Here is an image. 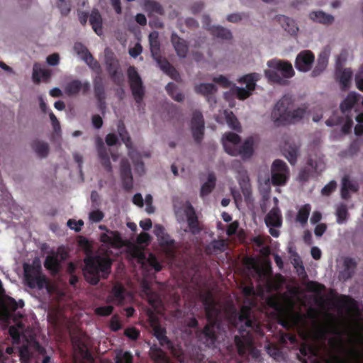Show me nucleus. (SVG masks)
Masks as SVG:
<instances>
[{"label":"nucleus","instance_id":"1","mask_svg":"<svg viewBox=\"0 0 363 363\" xmlns=\"http://www.w3.org/2000/svg\"><path fill=\"white\" fill-rule=\"evenodd\" d=\"M230 320L234 326H237L238 322L241 323L238 329L239 335L234 337L238 354L240 356H244L249 352L253 358H258L260 352L254 346V334L263 336L264 333L262 324L252 315L251 308L247 306H242L239 313L234 310L230 316Z\"/></svg>","mask_w":363,"mask_h":363},{"label":"nucleus","instance_id":"2","mask_svg":"<svg viewBox=\"0 0 363 363\" xmlns=\"http://www.w3.org/2000/svg\"><path fill=\"white\" fill-rule=\"evenodd\" d=\"M84 263V279L94 286L98 284L101 279H107L111 271L112 260L108 257L88 255Z\"/></svg>","mask_w":363,"mask_h":363},{"label":"nucleus","instance_id":"3","mask_svg":"<svg viewBox=\"0 0 363 363\" xmlns=\"http://www.w3.org/2000/svg\"><path fill=\"white\" fill-rule=\"evenodd\" d=\"M293 106L292 98L284 96L275 104L272 113V121L276 126L294 124L300 121L306 113V109L298 108L291 111Z\"/></svg>","mask_w":363,"mask_h":363},{"label":"nucleus","instance_id":"4","mask_svg":"<svg viewBox=\"0 0 363 363\" xmlns=\"http://www.w3.org/2000/svg\"><path fill=\"white\" fill-rule=\"evenodd\" d=\"M267 66L269 69L264 70V74L269 82L282 84L284 79L294 75L292 65L287 61L273 59L267 62Z\"/></svg>","mask_w":363,"mask_h":363},{"label":"nucleus","instance_id":"5","mask_svg":"<svg viewBox=\"0 0 363 363\" xmlns=\"http://www.w3.org/2000/svg\"><path fill=\"white\" fill-rule=\"evenodd\" d=\"M334 333L337 334L340 337L337 339H331L330 344L333 348L346 352L348 357H344L339 354H333L330 357V363H361L360 360L363 357L362 352L354 347L346 349L340 333L335 330Z\"/></svg>","mask_w":363,"mask_h":363},{"label":"nucleus","instance_id":"6","mask_svg":"<svg viewBox=\"0 0 363 363\" xmlns=\"http://www.w3.org/2000/svg\"><path fill=\"white\" fill-rule=\"evenodd\" d=\"M25 281L30 289H43L48 285L46 277L42 274L40 264L36 266L26 264L23 266Z\"/></svg>","mask_w":363,"mask_h":363},{"label":"nucleus","instance_id":"7","mask_svg":"<svg viewBox=\"0 0 363 363\" xmlns=\"http://www.w3.org/2000/svg\"><path fill=\"white\" fill-rule=\"evenodd\" d=\"M127 75L132 95L140 109L145 96V87L142 79L134 66H130L128 68Z\"/></svg>","mask_w":363,"mask_h":363},{"label":"nucleus","instance_id":"8","mask_svg":"<svg viewBox=\"0 0 363 363\" xmlns=\"http://www.w3.org/2000/svg\"><path fill=\"white\" fill-rule=\"evenodd\" d=\"M220 326L216 322H208L204 328L198 332L197 337L200 342L208 347H213L218 341Z\"/></svg>","mask_w":363,"mask_h":363},{"label":"nucleus","instance_id":"9","mask_svg":"<svg viewBox=\"0 0 363 363\" xmlns=\"http://www.w3.org/2000/svg\"><path fill=\"white\" fill-rule=\"evenodd\" d=\"M260 79V75L258 73L253 72L245 74L241 77L238 82L240 84H245L246 87L236 86L235 90L238 99L240 100H245L250 97L252 92L256 87V82Z\"/></svg>","mask_w":363,"mask_h":363},{"label":"nucleus","instance_id":"10","mask_svg":"<svg viewBox=\"0 0 363 363\" xmlns=\"http://www.w3.org/2000/svg\"><path fill=\"white\" fill-rule=\"evenodd\" d=\"M289 178V169L284 161L275 160L271 167V179L274 186L284 185Z\"/></svg>","mask_w":363,"mask_h":363},{"label":"nucleus","instance_id":"11","mask_svg":"<svg viewBox=\"0 0 363 363\" xmlns=\"http://www.w3.org/2000/svg\"><path fill=\"white\" fill-rule=\"evenodd\" d=\"M264 222L266 225L269 228L270 235L274 238H278L280 233L275 228H280L282 225V215L277 206L273 207L266 215Z\"/></svg>","mask_w":363,"mask_h":363},{"label":"nucleus","instance_id":"12","mask_svg":"<svg viewBox=\"0 0 363 363\" xmlns=\"http://www.w3.org/2000/svg\"><path fill=\"white\" fill-rule=\"evenodd\" d=\"M184 213L186 218L189 232L193 235L200 233L203 230V225L199 220L196 211L189 201H186L184 206Z\"/></svg>","mask_w":363,"mask_h":363},{"label":"nucleus","instance_id":"13","mask_svg":"<svg viewBox=\"0 0 363 363\" xmlns=\"http://www.w3.org/2000/svg\"><path fill=\"white\" fill-rule=\"evenodd\" d=\"M67 257V253L59 248L57 252H52L46 257L44 262V267L47 270L50 271L52 274L55 275L60 272L61 262L66 259Z\"/></svg>","mask_w":363,"mask_h":363},{"label":"nucleus","instance_id":"14","mask_svg":"<svg viewBox=\"0 0 363 363\" xmlns=\"http://www.w3.org/2000/svg\"><path fill=\"white\" fill-rule=\"evenodd\" d=\"M74 50L93 71L96 73H99L101 71L99 62L94 59L87 48L82 43H75Z\"/></svg>","mask_w":363,"mask_h":363},{"label":"nucleus","instance_id":"15","mask_svg":"<svg viewBox=\"0 0 363 363\" xmlns=\"http://www.w3.org/2000/svg\"><path fill=\"white\" fill-rule=\"evenodd\" d=\"M191 129L194 140L196 143L200 144L204 135V120L201 112L194 111L191 121Z\"/></svg>","mask_w":363,"mask_h":363},{"label":"nucleus","instance_id":"16","mask_svg":"<svg viewBox=\"0 0 363 363\" xmlns=\"http://www.w3.org/2000/svg\"><path fill=\"white\" fill-rule=\"evenodd\" d=\"M314 58V55L311 51H302L296 57L295 67L299 71L307 72L311 69Z\"/></svg>","mask_w":363,"mask_h":363},{"label":"nucleus","instance_id":"17","mask_svg":"<svg viewBox=\"0 0 363 363\" xmlns=\"http://www.w3.org/2000/svg\"><path fill=\"white\" fill-rule=\"evenodd\" d=\"M241 138L235 133L228 132L222 138V143L225 151L230 155H236L235 148L240 145Z\"/></svg>","mask_w":363,"mask_h":363},{"label":"nucleus","instance_id":"18","mask_svg":"<svg viewBox=\"0 0 363 363\" xmlns=\"http://www.w3.org/2000/svg\"><path fill=\"white\" fill-rule=\"evenodd\" d=\"M357 267V262L355 259L350 257H345L342 262V269L339 272V279L345 281L351 279L355 273Z\"/></svg>","mask_w":363,"mask_h":363},{"label":"nucleus","instance_id":"19","mask_svg":"<svg viewBox=\"0 0 363 363\" xmlns=\"http://www.w3.org/2000/svg\"><path fill=\"white\" fill-rule=\"evenodd\" d=\"M120 172L124 189L130 190L133 188V178L130 163L127 160L123 159L121 161Z\"/></svg>","mask_w":363,"mask_h":363},{"label":"nucleus","instance_id":"20","mask_svg":"<svg viewBox=\"0 0 363 363\" xmlns=\"http://www.w3.org/2000/svg\"><path fill=\"white\" fill-rule=\"evenodd\" d=\"M157 240L167 257L174 259L177 249L175 240L167 233H164Z\"/></svg>","mask_w":363,"mask_h":363},{"label":"nucleus","instance_id":"21","mask_svg":"<svg viewBox=\"0 0 363 363\" xmlns=\"http://www.w3.org/2000/svg\"><path fill=\"white\" fill-rule=\"evenodd\" d=\"M152 58L156 61L160 68L172 79L177 82L180 79L179 72L161 54Z\"/></svg>","mask_w":363,"mask_h":363},{"label":"nucleus","instance_id":"22","mask_svg":"<svg viewBox=\"0 0 363 363\" xmlns=\"http://www.w3.org/2000/svg\"><path fill=\"white\" fill-rule=\"evenodd\" d=\"M101 72V71L99 73H97L98 75L94 78L93 84L95 97L99 103L100 108H105L106 105V93L104 79L103 77L100 75Z\"/></svg>","mask_w":363,"mask_h":363},{"label":"nucleus","instance_id":"23","mask_svg":"<svg viewBox=\"0 0 363 363\" xmlns=\"http://www.w3.org/2000/svg\"><path fill=\"white\" fill-rule=\"evenodd\" d=\"M96 149L101 164L106 172H112V165L109 158V154L101 138H99L96 141Z\"/></svg>","mask_w":363,"mask_h":363},{"label":"nucleus","instance_id":"24","mask_svg":"<svg viewBox=\"0 0 363 363\" xmlns=\"http://www.w3.org/2000/svg\"><path fill=\"white\" fill-rule=\"evenodd\" d=\"M171 43L177 55L180 58H185L189 52V43L184 39L180 38L176 33L171 35Z\"/></svg>","mask_w":363,"mask_h":363},{"label":"nucleus","instance_id":"25","mask_svg":"<svg viewBox=\"0 0 363 363\" xmlns=\"http://www.w3.org/2000/svg\"><path fill=\"white\" fill-rule=\"evenodd\" d=\"M90 89V84L88 82L82 83L78 79H74L67 84L65 91L68 96L77 94L81 90L82 94H86Z\"/></svg>","mask_w":363,"mask_h":363},{"label":"nucleus","instance_id":"26","mask_svg":"<svg viewBox=\"0 0 363 363\" xmlns=\"http://www.w3.org/2000/svg\"><path fill=\"white\" fill-rule=\"evenodd\" d=\"M255 141L252 137L247 138L241 145H238L235 151L237 152L234 156L240 155L243 160L250 158L254 153Z\"/></svg>","mask_w":363,"mask_h":363},{"label":"nucleus","instance_id":"27","mask_svg":"<svg viewBox=\"0 0 363 363\" xmlns=\"http://www.w3.org/2000/svg\"><path fill=\"white\" fill-rule=\"evenodd\" d=\"M203 306L208 322H213V319L218 315L220 311L216 308L215 300L211 293L203 299Z\"/></svg>","mask_w":363,"mask_h":363},{"label":"nucleus","instance_id":"28","mask_svg":"<svg viewBox=\"0 0 363 363\" xmlns=\"http://www.w3.org/2000/svg\"><path fill=\"white\" fill-rule=\"evenodd\" d=\"M194 91L197 94H202L207 97V100L210 102L213 101L216 102L212 94L217 91V87L211 83H201L194 86Z\"/></svg>","mask_w":363,"mask_h":363},{"label":"nucleus","instance_id":"29","mask_svg":"<svg viewBox=\"0 0 363 363\" xmlns=\"http://www.w3.org/2000/svg\"><path fill=\"white\" fill-rule=\"evenodd\" d=\"M359 185L357 183L351 181L347 176H345L342 179L341 197L343 199H348L350 197V191L357 192Z\"/></svg>","mask_w":363,"mask_h":363},{"label":"nucleus","instance_id":"30","mask_svg":"<svg viewBox=\"0 0 363 363\" xmlns=\"http://www.w3.org/2000/svg\"><path fill=\"white\" fill-rule=\"evenodd\" d=\"M352 76V72L349 68L343 69H337L336 77L341 86L342 89L345 90L350 87Z\"/></svg>","mask_w":363,"mask_h":363},{"label":"nucleus","instance_id":"31","mask_svg":"<svg viewBox=\"0 0 363 363\" xmlns=\"http://www.w3.org/2000/svg\"><path fill=\"white\" fill-rule=\"evenodd\" d=\"M89 23L98 35L102 34V17L98 9H92L89 16Z\"/></svg>","mask_w":363,"mask_h":363},{"label":"nucleus","instance_id":"32","mask_svg":"<svg viewBox=\"0 0 363 363\" xmlns=\"http://www.w3.org/2000/svg\"><path fill=\"white\" fill-rule=\"evenodd\" d=\"M275 18L281 27L288 33L294 34L298 30V28L296 26L295 22L293 19L284 15H277Z\"/></svg>","mask_w":363,"mask_h":363},{"label":"nucleus","instance_id":"33","mask_svg":"<svg viewBox=\"0 0 363 363\" xmlns=\"http://www.w3.org/2000/svg\"><path fill=\"white\" fill-rule=\"evenodd\" d=\"M359 99V95L355 92H350L340 104V108L345 113L350 111Z\"/></svg>","mask_w":363,"mask_h":363},{"label":"nucleus","instance_id":"34","mask_svg":"<svg viewBox=\"0 0 363 363\" xmlns=\"http://www.w3.org/2000/svg\"><path fill=\"white\" fill-rule=\"evenodd\" d=\"M150 52L152 57L158 56L161 54L160 42L159 40V33L157 31L151 32L148 36Z\"/></svg>","mask_w":363,"mask_h":363},{"label":"nucleus","instance_id":"35","mask_svg":"<svg viewBox=\"0 0 363 363\" xmlns=\"http://www.w3.org/2000/svg\"><path fill=\"white\" fill-rule=\"evenodd\" d=\"M328 64V55L325 52L320 53L318 57L317 63L312 71V76L317 77L320 75L327 67Z\"/></svg>","mask_w":363,"mask_h":363},{"label":"nucleus","instance_id":"36","mask_svg":"<svg viewBox=\"0 0 363 363\" xmlns=\"http://www.w3.org/2000/svg\"><path fill=\"white\" fill-rule=\"evenodd\" d=\"M166 329L160 325H155L153 328V334L159 340L161 346H167L168 348L172 347V342L166 335Z\"/></svg>","mask_w":363,"mask_h":363},{"label":"nucleus","instance_id":"37","mask_svg":"<svg viewBox=\"0 0 363 363\" xmlns=\"http://www.w3.org/2000/svg\"><path fill=\"white\" fill-rule=\"evenodd\" d=\"M129 157L131 159L134 166L135 171L139 174H143L145 173V165L144 162L142 160L141 155L138 153L135 149L130 150L128 153Z\"/></svg>","mask_w":363,"mask_h":363},{"label":"nucleus","instance_id":"38","mask_svg":"<svg viewBox=\"0 0 363 363\" xmlns=\"http://www.w3.org/2000/svg\"><path fill=\"white\" fill-rule=\"evenodd\" d=\"M31 147L40 157H46L49 153V145L47 143L35 140L31 143Z\"/></svg>","mask_w":363,"mask_h":363},{"label":"nucleus","instance_id":"39","mask_svg":"<svg viewBox=\"0 0 363 363\" xmlns=\"http://www.w3.org/2000/svg\"><path fill=\"white\" fill-rule=\"evenodd\" d=\"M336 306L342 309L352 311L357 308L356 301L349 296L342 295L336 301Z\"/></svg>","mask_w":363,"mask_h":363},{"label":"nucleus","instance_id":"40","mask_svg":"<svg viewBox=\"0 0 363 363\" xmlns=\"http://www.w3.org/2000/svg\"><path fill=\"white\" fill-rule=\"evenodd\" d=\"M117 129H118V135H119L121 139L122 140V141L123 142V143L128 148V151L134 149L133 143L131 141V138L130 137L123 122L120 121L118 123Z\"/></svg>","mask_w":363,"mask_h":363},{"label":"nucleus","instance_id":"41","mask_svg":"<svg viewBox=\"0 0 363 363\" xmlns=\"http://www.w3.org/2000/svg\"><path fill=\"white\" fill-rule=\"evenodd\" d=\"M216 178L214 173H209L208 175V180L205 182L201 188L200 196L204 197L208 195L215 188Z\"/></svg>","mask_w":363,"mask_h":363},{"label":"nucleus","instance_id":"42","mask_svg":"<svg viewBox=\"0 0 363 363\" xmlns=\"http://www.w3.org/2000/svg\"><path fill=\"white\" fill-rule=\"evenodd\" d=\"M310 18L314 21L327 25L331 24L334 21V17L332 15L327 14L320 11L311 12Z\"/></svg>","mask_w":363,"mask_h":363},{"label":"nucleus","instance_id":"43","mask_svg":"<svg viewBox=\"0 0 363 363\" xmlns=\"http://www.w3.org/2000/svg\"><path fill=\"white\" fill-rule=\"evenodd\" d=\"M208 30L213 36L218 38L230 40L233 37L230 30L220 26L209 27Z\"/></svg>","mask_w":363,"mask_h":363},{"label":"nucleus","instance_id":"44","mask_svg":"<svg viewBox=\"0 0 363 363\" xmlns=\"http://www.w3.org/2000/svg\"><path fill=\"white\" fill-rule=\"evenodd\" d=\"M228 247V243L225 240H215L206 247L209 253H217L224 252Z\"/></svg>","mask_w":363,"mask_h":363},{"label":"nucleus","instance_id":"45","mask_svg":"<svg viewBox=\"0 0 363 363\" xmlns=\"http://www.w3.org/2000/svg\"><path fill=\"white\" fill-rule=\"evenodd\" d=\"M150 356L155 363L169 362L166 353L161 348L157 347V346L151 347Z\"/></svg>","mask_w":363,"mask_h":363},{"label":"nucleus","instance_id":"46","mask_svg":"<svg viewBox=\"0 0 363 363\" xmlns=\"http://www.w3.org/2000/svg\"><path fill=\"white\" fill-rule=\"evenodd\" d=\"M311 211V206L310 204L306 203L302 206L297 213L296 218V221L300 223L302 225H305L307 223Z\"/></svg>","mask_w":363,"mask_h":363},{"label":"nucleus","instance_id":"47","mask_svg":"<svg viewBox=\"0 0 363 363\" xmlns=\"http://www.w3.org/2000/svg\"><path fill=\"white\" fill-rule=\"evenodd\" d=\"M165 89L167 92V94L176 101L181 102L183 101L184 99V94L178 91L177 86L173 83V82H169Z\"/></svg>","mask_w":363,"mask_h":363},{"label":"nucleus","instance_id":"48","mask_svg":"<svg viewBox=\"0 0 363 363\" xmlns=\"http://www.w3.org/2000/svg\"><path fill=\"white\" fill-rule=\"evenodd\" d=\"M111 294L118 304L123 305L124 303L125 289L121 284L114 285L111 290Z\"/></svg>","mask_w":363,"mask_h":363},{"label":"nucleus","instance_id":"49","mask_svg":"<svg viewBox=\"0 0 363 363\" xmlns=\"http://www.w3.org/2000/svg\"><path fill=\"white\" fill-rule=\"evenodd\" d=\"M239 184L245 198V201L247 203L250 202L252 201V189L249 183L248 177H246V178H243L241 181L239 182Z\"/></svg>","mask_w":363,"mask_h":363},{"label":"nucleus","instance_id":"50","mask_svg":"<svg viewBox=\"0 0 363 363\" xmlns=\"http://www.w3.org/2000/svg\"><path fill=\"white\" fill-rule=\"evenodd\" d=\"M300 355L298 354V359L302 363H308L310 359L314 354L313 350L308 345L303 344L299 349Z\"/></svg>","mask_w":363,"mask_h":363},{"label":"nucleus","instance_id":"51","mask_svg":"<svg viewBox=\"0 0 363 363\" xmlns=\"http://www.w3.org/2000/svg\"><path fill=\"white\" fill-rule=\"evenodd\" d=\"M0 303L2 308L7 311L14 312L18 308V303L13 298L10 296L5 297Z\"/></svg>","mask_w":363,"mask_h":363},{"label":"nucleus","instance_id":"52","mask_svg":"<svg viewBox=\"0 0 363 363\" xmlns=\"http://www.w3.org/2000/svg\"><path fill=\"white\" fill-rule=\"evenodd\" d=\"M145 8L147 11L154 12L157 14H163L164 9L160 3L153 0H145Z\"/></svg>","mask_w":363,"mask_h":363},{"label":"nucleus","instance_id":"53","mask_svg":"<svg viewBox=\"0 0 363 363\" xmlns=\"http://www.w3.org/2000/svg\"><path fill=\"white\" fill-rule=\"evenodd\" d=\"M337 222L339 224L343 223L347 218L348 211L346 204H340L336 211Z\"/></svg>","mask_w":363,"mask_h":363},{"label":"nucleus","instance_id":"54","mask_svg":"<svg viewBox=\"0 0 363 363\" xmlns=\"http://www.w3.org/2000/svg\"><path fill=\"white\" fill-rule=\"evenodd\" d=\"M226 122L230 128L238 132L241 131L240 123L232 112L226 115Z\"/></svg>","mask_w":363,"mask_h":363},{"label":"nucleus","instance_id":"55","mask_svg":"<svg viewBox=\"0 0 363 363\" xmlns=\"http://www.w3.org/2000/svg\"><path fill=\"white\" fill-rule=\"evenodd\" d=\"M147 262L148 264L155 270V272H160L162 270V266L154 254H149Z\"/></svg>","mask_w":363,"mask_h":363},{"label":"nucleus","instance_id":"56","mask_svg":"<svg viewBox=\"0 0 363 363\" xmlns=\"http://www.w3.org/2000/svg\"><path fill=\"white\" fill-rule=\"evenodd\" d=\"M306 289L310 292L319 293L324 289V286L315 281H308L306 283Z\"/></svg>","mask_w":363,"mask_h":363},{"label":"nucleus","instance_id":"57","mask_svg":"<svg viewBox=\"0 0 363 363\" xmlns=\"http://www.w3.org/2000/svg\"><path fill=\"white\" fill-rule=\"evenodd\" d=\"M57 6L63 16H67L70 12L71 6L69 1L65 0H57Z\"/></svg>","mask_w":363,"mask_h":363},{"label":"nucleus","instance_id":"58","mask_svg":"<svg viewBox=\"0 0 363 363\" xmlns=\"http://www.w3.org/2000/svg\"><path fill=\"white\" fill-rule=\"evenodd\" d=\"M113 311L112 306H99L95 308L94 313L99 316L110 315Z\"/></svg>","mask_w":363,"mask_h":363},{"label":"nucleus","instance_id":"59","mask_svg":"<svg viewBox=\"0 0 363 363\" xmlns=\"http://www.w3.org/2000/svg\"><path fill=\"white\" fill-rule=\"evenodd\" d=\"M110 77L113 82L118 86L122 85L124 82V75L123 72L118 69L116 71H113V73L110 75Z\"/></svg>","mask_w":363,"mask_h":363},{"label":"nucleus","instance_id":"60","mask_svg":"<svg viewBox=\"0 0 363 363\" xmlns=\"http://www.w3.org/2000/svg\"><path fill=\"white\" fill-rule=\"evenodd\" d=\"M72 340L73 344H74L79 348L80 352H86V354H88L86 345L81 337L73 336L72 337Z\"/></svg>","mask_w":363,"mask_h":363},{"label":"nucleus","instance_id":"61","mask_svg":"<svg viewBox=\"0 0 363 363\" xmlns=\"http://www.w3.org/2000/svg\"><path fill=\"white\" fill-rule=\"evenodd\" d=\"M336 182L332 180L322 189L321 194L323 196H329L336 189Z\"/></svg>","mask_w":363,"mask_h":363},{"label":"nucleus","instance_id":"62","mask_svg":"<svg viewBox=\"0 0 363 363\" xmlns=\"http://www.w3.org/2000/svg\"><path fill=\"white\" fill-rule=\"evenodd\" d=\"M104 217V214L100 210L92 211L89 214V220L92 223H99L103 220Z\"/></svg>","mask_w":363,"mask_h":363},{"label":"nucleus","instance_id":"63","mask_svg":"<svg viewBox=\"0 0 363 363\" xmlns=\"http://www.w3.org/2000/svg\"><path fill=\"white\" fill-rule=\"evenodd\" d=\"M116 363H133V356L130 352H125L117 355Z\"/></svg>","mask_w":363,"mask_h":363},{"label":"nucleus","instance_id":"64","mask_svg":"<svg viewBox=\"0 0 363 363\" xmlns=\"http://www.w3.org/2000/svg\"><path fill=\"white\" fill-rule=\"evenodd\" d=\"M124 335L132 340H136L140 336V332L135 328L131 327L125 330Z\"/></svg>","mask_w":363,"mask_h":363}]
</instances>
